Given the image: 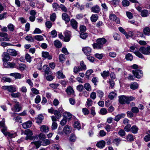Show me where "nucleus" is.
<instances>
[{"mask_svg":"<svg viewBox=\"0 0 150 150\" xmlns=\"http://www.w3.org/2000/svg\"><path fill=\"white\" fill-rule=\"evenodd\" d=\"M54 46L57 48L61 47L62 46L61 42L58 40H56L54 41Z\"/></svg>","mask_w":150,"mask_h":150,"instance_id":"cd10ccee","label":"nucleus"},{"mask_svg":"<svg viewBox=\"0 0 150 150\" xmlns=\"http://www.w3.org/2000/svg\"><path fill=\"white\" fill-rule=\"evenodd\" d=\"M100 74L103 79H106L107 77L109 76L110 73L108 71H104L103 72L100 73Z\"/></svg>","mask_w":150,"mask_h":150,"instance_id":"bb28decb","label":"nucleus"},{"mask_svg":"<svg viewBox=\"0 0 150 150\" xmlns=\"http://www.w3.org/2000/svg\"><path fill=\"white\" fill-rule=\"evenodd\" d=\"M1 131L6 136L8 139L14 138L17 135L16 133L13 131L8 132L7 127H5L3 129H2Z\"/></svg>","mask_w":150,"mask_h":150,"instance_id":"f03ea898","label":"nucleus"},{"mask_svg":"<svg viewBox=\"0 0 150 150\" xmlns=\"http://www.w3.org/2000/svg\"><path fill=\"white\" fill-rule=\"evenodd\" d=\"M24 134L26 135L30 136L33 134L32 131L29 129L25 130L24 132Z\"/></svg>","mask_w":150,"mask_h":150,"instance_id":"37998d69","label":"nucleus"},{"mask_svg":"<svg viewBox=\"0 0 150 150\" xmlns=\"http://www.w3.org/2000/svg\"><path fill=\"white\" fill-rule=\"evenodd\" d=\"M74 127L75 128H77L78 130H79L81 128V126L79 122L78 121L74 122Z\"/></svg>","mask_w":150,"mask_h":150,"instance_id":"a18cd8bd","label":"nucleus"},{"mask_svg":"<svg viewBox=\"0 0 150 150\" xmlns=\"http://www.w3.org/2000/svg\"><path fill=\"white\" fill-rule=\"evenodd\" d=\"M142 5L139 3H136L135 4V7L139 11L141 12L142 11Z\"/></svg>","mask_w":150,"mask_h":150,"instance_id":"ea45409f","label":"nucleus"},{"mask_svg":"<svg viewBox=\"0 0 150 150\" xmlns=\"http://www.w3.org/2000/svg\"><path fill=\"white\" fill-rule=\"evenodd\" d=\"M98 16L97 14H92L91 17L90 18L91 21L93 22H96L98 19Z\"/></svg>","mask_w":150,"mask_h":150,"instance_id":"c85d7f7f","label":"nucleus"},{"mask_svg":"<svg viewBox=\"0 0 150 150\" xmlns=\"http://www.w3.org/2000/svg\"><path fill=\"white\" fill-rule=\"evenodd\" d=\"M84 88L87 91H90L91 90V87L88 83H86L85 84Z\"/></svg>","mask_w":150,"mask_h":150,"instance_id":"8fccbe9b","label":"nucleus"},{"mask_svg":"<svg viewBox=\"0 0 150 150\" xmlns=\"http://www.w3.org/2000/svg\"><path fill=\"white\" fill-rule=\"evenodd\" d=\"M119 102L121 104H129L130 101L135 99V98L133 96H126L124 95L119 96Z\"/></svg>","mask_w":150,"mask_h":150,"instance_id":"f257e3e1","label":"nucleus"},{"mask_svg":"<svg viewBox=\"0 0 150 150\" xmlns=\"http://www.w3.org/2000/svg\"><path fill=\"white\" fill-rule=\"evenodd\" d=\"M98 96L101 99L103 97L104 93L103 91L98 90L96 91Z\"/></svg>","mask_w":150,"mask_h":150,"instance_id":"79ce46f5","label":"nucleus"},{"mask_svg":"<svg viewBox=\"0 0 150 150\" xmlns=\"http://www.w3.org/2000/svg\"><path fill=\"white\" fill-rule=\"evenodd\" d=\"M63 116L67 118H70L72 117V115L70 112H65L63 113Z\"/></svg>","mask_w":150,"mask_h":150,"instance_id":"3c124183","label":"nucleus"},{"mask_svg":"<svg viewBox=\"0 0 150 150\" xmlns=\"http://www.w3.org/2000/svg\"><path fill=\"white\" fill-rule=\"evenodd\" d=\"M141 15L142 17H146L148 16L149 13L147 10L144 9L141 12Z\"/></svg>","mask_w":150,"mask_h":150,"instance_id":"2f4dec72","label":"nucleus"},{"mask_svg":"<svg viewBox=\"0 0 150 150\" xmlns=\"http://www.w3.org/2000/svg\"><path fill=\"white\" fill-rule=\"evenodd\" d=\"M43 69L44 70L45 74L48 75L49 74H50L51 73L50 68L48 67V66L47 65H44L43 66Z\"/></svg>","mask_w":150,"mask_h":150,"instance_id":"6ab92c4d","label":"nucleus"},{"mask_svg":"<svg viewBox=\"0 0 150 150\" xmlns=\"http://www.w3.org/2000/svg\"><path fill=\"white\" fill-rule=\"evenodd\" d=\"M93 46L94 49H101L103 47V46L99 44L98 43L96 42L93 45Z\"/></svg>","mask_w":150,"mask_h":150,"instance_id":"473e14b6","label":"nucleus"},{"mask_svg":"<svg viewBox=\"0 0 150 150\" xmlns=\"http://www.w3.org/2000/svg\"><path fill=\"white\" fill-rule=\"evenodd\" d=\"M44 119V117L42 115L40 114L36 118V122L38 124L41 123Z\"/></svg>","mask_w":150,"mask_h":150,"instance_id":"4be33fe9","label":"nucleus"},{"mask_svg":"<svg viewBox=\"0 0 150 150\" xmlns=\"http://www.w3.org/2000/svg\"><path fill=\"white\" fill-rule=\"evenodd\" d=\"M134 53L135 54L141 58H143L144 57L138 51L135 50L134 52Z\"/></svg>","mask_w":150,"mask_h":150,"instance_id":"338daca9","label":"nucleus"},{"mask_svg":"<svg viewBox=\"0 0 150 150\" xmlns=\"http://www.w3.org/2000/svg\"><path fill=\"white\" fill-rule=\"evenodd\" d=\"M130 87L131 89L135 90L138 87V84L136 82L132 83L130 85Z\"/></svg>","mask_w":150,"mask_h":150,"instance_id":"72a5a7b5","label":"nucleus"},{"mask_svg":"<svg viewBox=\"0 0 150 150\" xmlns=\"http://www.w3.org/2000/svg\"><path fill=\"white\" fill-rule=\"evenodd\" d=\"M67 93L69 95H72L74 96V91L72 88L71 86L67 87L66 91Z\"/></svg>","mask_w":150,"mask_h":150,"instance_id":"f3484780","label":"nucleus"},{"mask_svg":"<svg viewBox=\"0 0 150 150\" xmlns=\"http://www.w3.org/2000/svg\"><path fill=\"white\" fill-rule=\"evenodd\" d=\"M52 7L54 11H57L58 10V8H59V6L57 3H53L52 4Z\"/></svg>","mask_w":150,"mask_h":150,"instance_id":"58836bf2","label":"nucleus"},{"mask_svg":"<svg viewBox=\"0 0 150 150\" xmlns=\"http://www.w3.org/2000/svg\"><path fill=\"white\" fill-rule=\"evenodd\" d=\"M132 73L135 77L137 78H140L143 76L142 72L139 69H136L132 71Z\"/></svg>","mask_w":150,"mask_h":150,"instance_id":"0eeeda50","label":"nucleus"},{"mask_svg":"<svg viewBox=\"0 0 150 150\" xmlns=\"http://www.w3.org/2000/svg\"><path fill=\"white\" fill-rule=\"evenodd\" d=\"M41 143L42 146H47L50 144L51 142L49 139H45L41 141Z\"/></svg>","mask_w":150,"mask_h":150,"instance_id":"5701e85b","label":"nucleus"},{"mask_svg":"<svg viewBox=\"0 0 150 150\" xmlns=\"http://www.w3.org/2000/svg\"><path fill=\"white\" fill-rule=\"evenodd\" d=\"M64 112V110L63 109L62 106H60L58 109V110H54V114L57 119H59L62 117V113Z\"/></svg>","mask_w":150,"mask_h":150,"instance_id":"7ed1b4c3","label":"nucleus"},{"mask_svg":"<svg viewBox=\"0 0 150 150\" xmlns=\"http://www.w3.org/2000/svg\"><path fill=\"white\" fill-rule=\"evenodd\" d=\"M100 11L99 7L97 5L93 6L91 8V11L94 13H98Z\"/></svg>","mask_w":150,"mask_h":150,"instance_id":"2eb2a0df","label":"nucleus"},{"mask_svg":"<svg viewBox=\"0 0 150 150\" xmlns=\"http://www.w3.org/2000/svg\"><path fill=\"white\" fill-rule=\"evenodd\" d=\"M8 68H18V66L16 65V63L14 62L11 63L9 62L8 63Z\"/></svg>","mask_w":150,"mask_h":150,"instance_id":"603ef678","label":"nucleus"},{"mask_svg":"<svg viewBox=\"0 0 150 150\" xmlns=\"http://www.w3.org/2000/svg\"><path fill=\"white\" fill-rule=\"evenodd\" d=\"M36 6L39 8H41L43 7V5L39 2V1H36Z\"/></svg>","mask_w":150,"mask_h":150,"instance_id":"13d9d810","label":"nucleus"},{"mask_svg":"<svg viewBox=\"0 0 150 150\" xmlns=\"http://www.w3.org/2000/svg\"><path fill=\"white\" fill-rule=\"evenodd\" d=\"M32 122L30 121H28L22 124L23 128L26 129L31 127Z\"/></svg>","mask_w":150,"mask_h":150,"instance_id":"a211bd4d","label":"nucleus"},{"mask_svg":"<svg viewBox=\"0 0 150 150\" xmlns=\"http://www.w3.org/2000/svg\"><path fill=\"white\" fill-rule=\"evenodd\" d=\"M139 50L143 54H150V47H142L140 48Z\"/></svg>","mask_w":150,"mask_h":150,"instance_id":"423d86ee","label":"nucleus"},{"mask_svg":"<svg viewBox=\"0 0 150 150\" xmlns=\"http://www.w3.org/2000/svg\"><path fill=\"white\" fill-rule=\"evenodd\" d=\"M82 51L87 56H90L92 51V49L88 47H85L82 48Z\"/></svg>","mask_w":150,"mask_h":150,"instance_id":"1a4fd4ad","label":"nucleus"},{"mask_svg":"<svg viewBox=\"0 0 150 150\" xmlns=\"http://www.w3.org/2000/svg\"><path fill=\"white\" fill-rule=\"evenodd\" d=\"M138 129V128L135 125L132 126L131 128V131L133 133H137Z\"/></svg>","mask_w":150,"mask_h":150,"instance_id":"09e8293b","label":"nucleus"},{"mask_svg":"<svg viewBox=\"0 0 150 150\" xmlns=\"http://www.w3.org/2000/svg\"><path fill=\"white\" fill-rule=\"evenodd\" d=\"M109 18L111 20L115 21L117 24H119L120 23L119 19L114 14H110L109 16Z\"/></svg>","mask_w":150,"mask_h":150,"instance_id":"9d476101","label":"nucleus"},{"mask_svg":"<svg viewBox=\"0 0 150 150\" xmlns=\"http://www.w3.org/2000/svg\"><path fill=\"white\" fill-rule=\"evenodd\" d=\"M38 137L40 139L44 140L46 138L45 135L42 133H40L38 135Z\"/></svg>","mask_w":150,"mask_h":150,"instance_id":"e2e57ef3","label":"nucleus"},{"mask_svg":"<svg viewBox=\"0 0 150 150\" xmlns=\"http://www.w3.org/2000/svg\"><path fill=\"white\" fill-rule=\"evenodd\" d=\"M35 39L38 41H40L44 40L43 36L41 35H37L34 36Z\"/></svg>","mask_w":150,"mask_h":150,"instance_id":"49530a36","label":"nucleus"},{"mask_svg":"<svg viewBox=\"0 0 150 150\" xmlns=\"http://www.w3.org/2000/svg\"><path fill=\"white\" fill-rule=\"evenodd\" d=\"M26 68V66L25 64L21 63L19 64L18 67V69L21 70H23Z\"/></svg>","mask_w":150,"mask_h":150,"instance_id":"c03bdc74","label":"nucleus"},{"mask_svg":"<svg viewBox=\"0 0 150 150\" xmlns=\"http://www.w3.org/2000/svg\"><path fill=\"white\" fill-rule=\"evenodd\" d=\"M14 103L15 104L14 105L13 107L11 108V110L14 112H18L21 110V106L18 102L15 101Z\"/></svg>","mask_w":150,"mask_h":150,"instance_id":"39448f33","label":"nucleus"},{"mask_svg":"<svg viewBox=\"0 0 150 150\" xmlns=\"http://www.w3.org/2000/svg\"><path fill=\"white\" fill-rule=\"evenodd\" d=\"M65 37L64 38V41L66 42H69L71 37V32L69 30H66L64 33Z\"/></svg>","mask_w":150,"mask_h":150,"instance_id":"6e6552de","label":"nucleus"},{"mask_svg":"<svg viewBox=\"0 0 150 150\" xmlns=\"http://www.w3.org/2000/svg\"><path fill=\"white\" fill-rule=\"evenodd\" d=\"M21 119V117L18 116L14 117L13 118V120L15 121L16 122H18L20 123H22Z\"/></svg>","mask_w":150,"mask_h":150,"instance_id":"864d4df0","label":"nucleus"},{"mask_svg":"<svg viewBox=\"0 0 150 150\" xmlns=\"http://www.w3.org/2000/svg\"><path fill=\"white\" fill-rule=\"evenodd\" d=\"M2 88L11 93L14 92L16 91V87L12 85L3 86Z\"/></svg>","mask_w":150,"mask_h":150,"instance_id":"20e7f679","label":"nucleus"},{"mask_svg":"<svg viewBox=\"0 0 150 150\" xmlns=\"http://www.w3.org/2000/svg\"><path fill=\"white\" fill-rule=\"evenodd\" d=\"M54 76L53 74H52L46 76V79L47 81H51L54 79Z\"/></svg>","mask_w":150,"mask_h":150,"instance_id":"774afa93","label":"nucleus"},{"mask_svg":"<svg viewBox=\"0 0 150 150\" xmlns=\"http://www.w3.org/2000/svg\"><path fill=\"white\" fill-rule=\"evenodd\" d=\"M59 62L63 63L65 59V56L63 54H60L59 56Z\"/></svg>","mask_w":150,"mask_h":150,"instance_id":"a19ab883","label":"nucleus"},{"mask_svg":"<svg viewBox=\"0 0 150 150\" xmlns=\"http://www.w3.org/2000/svg\"><path fill=\"white\" fill-rule=\"evenodd\" d=\"M127 139L129 141H132L134 140V137L132 135L129 134L127 136Z\"/></svg>","mask_w":150,"mask_h":150,"instance_id":"680f3d73","label":"nucleus"},{"mask_svg":"<svg viewBox=\"0 0 150 150\" xmlns=\"http://www.w3.org/2000/svg\"><path fill=\"white\" fill-rule=\"evenodd\" d=\"M58 77L59 79H64L65 77V76L63 74L62 71H59L57 73Z\"/></svg>","mask_w":150,"mask_h":150,"instance_id":"de8ad7c7","label":"nucleus"},{"mask_svg":"<svg viewBox=\"0 0 150 150\" xmlns=\"http://www.w3.org/2000/svg\"><path fill=\"white\" fill-rule=\"evenodd\" d=\"M42 57L45 58H47L49 60L52 59V56L50 55L48 52H42Z\"/></svg>","mask_w":150,"mask_h":150,"instance_id":"f8f14e48","label":"nucleus"},{"mask_svg":"<svg viewBox=\"0 0 150 150\" xmlns=\"http://www.w3.org/2000/svg\"><path fill=\"white\" fill-rule=\"evenodd\" d=\"M132 112L134 113H137L139 112L138 108L136 107H134L132 108L131 110Z\"/></svg>","mask_w":150,"mask_h":150,"instance_id":"bf43d9fd","label":"nucleus"},{"mask_svg":"<svg viewBox=\"0 0 150 150\" xmlns=\"http://www.w3.org/2000/svg\"><path fill=\"white\" fill-rule=\"evenodd\" d=\"M76 139L75 135L73 133L71 134L69 137V140L71 142H74Z\"/></svg>","mask_w":150,"mask_h":150,"instance_id":"c9c22d12","label":"nucleus"},{"mask_svg":"<svg viewBox=\"0 0 150 150\" xmlns=\"http://www.w3.org/2000/svg\"><path fill=\"white\" fill-rule=\"evenodd\" d=\"M62 19L65 21L66 24L68 23L70 21L69 15L66 13H63L62 14Z\"/></svg>","mask_w":150,"mask_h":150,"instance_id":"9b49d317","label":"nucleus"},{"mask_svg":"<svg viewBox=\"0 0 150 150\" xmlns=\"http://www.w3.org/2000/svg\"><path fill=\"white\" fill-rule=\"evenodd\" d=\"M70 25L72 26V28L74 29H76L77 28V22L74 19H71V20Z\"/></svg>","mask_w":150,"mask_h":150,"instance_id":"dca6fc26","label":"nucleus"},{"mask_svg":"<svg viewBox=\"0 0 150 150\" xmlns=\"http://www.w3.org/2000/svg\"><path fill=\"white\" fill-rule=\"evenodd\" d=\"M10 75L14 77L16 79H21V74L18 73H11Z\"/></svg>","mask_w":150,"mask_h":150,"instance_id":"c756f323","label":"nucleus"},{"mask_svg":"<svg viewBox=\"0 0 150 150\" xmlns=\"http://www.w3.org/2000/svg\"><path fill=\"white\" fill-rule=\"evenodd\" d=\"M3 56V61H7L9 60L10 57L8 53L4 52Z\"/></svg>","mask_w":150,"mask_h":150,"instance_id":"a878e982","label":"nucleus"},{"mask_svg":"<svg viewBox=\"0 0 150 150\" xmlns=\"http://www.w3.org/2000/svg\"><path fill=\"white\" fill-rule=\"evenodd\" d=\"M40 129L41 132L44 133H47L49 130L48 126L46 125H43L41 126Z\"/></svg>","mask_w":150,"mask_h":150,"instance_id":"4468645a","label":"nucleus"},{"mask_svg":"<svg viewBox=\"0 0 150 150\" xmlns=\"http://www.w3.org/2000/svg\"><path fill=\"white\" fill-rule=\"evenodd\" d=\"M105 141L101 140L98 142L96 144V146L100 149L104 147L105 145Z\"/></svg>","mask_w":150,"mask_h":150,"instance_id":"412c9836","label":"nucleus"},{"mask_svg":"<svg viewBox=\"0 0 150 150\" xmlns=\"http://www.w3.org/2000/svg\"><path fill=\"white\" fill-rule=\"evenodd\" d=\"M32 143L34 144L37 149H38L42 145L41 141H35L32 142Z\"/></svg>","mask_w":150,"mask_h":150,"instance_id":"6e6d98bb","label":"nucleus"},{"mask_svg":"<svg viewBox=\"0 0 150 150\" xmlns=\"http://www.w3.org/2000/svg\"><path fill=\"white\" fill-rule=\"evenodd\" d=\"M11 95L12 98H18L21 96V93L19 92H17L16 93H11Z\"/></svg>","mask_w":150,"mask_h":150,"instance_id":"052dcab7","label":"nucleus"},{"mask_svg":"<svg viewBox=\"0 0 150 150\" xmlns=\"http://www.w3.org/2000/svg\"><path fill=\"white\" fill-rule=\"evenodd\" d=\"M117 94L116 93L114 92H111L109 94L108 97L110 99L112 100L115 98Z\"/></svg>","mask_w":150,"mask_h":150,"instance_id":"4c0bfd02","label":"nucleus"},{"mask_svg":"<svg viewBox=\"0 0 150 150\" xmlns=\"http://www.w3.org/2000/svg\"><path fill=\"white\" fill-rule=\"evenodd\" d=\"M125 58L127 60L132 61L133 59V57L131 54L128 53L126 55Z\"/></svg>","mask_w":150,"mask_h":150,"instance_id":"f704fd0d","label":"nucleus"},{"mask_svg":"<svg viewBox=\"0 0 150 150\" xmlns=\"http://www.w3.org/2000/svg\"><path fill=\"white\" fill-rule=\"evenodd\" d=\"M125 116V114L121 113L117 115L115 117L114 120L117 121H118L120 120L122 118H123Z\"/></svg>","mask_w":150,"mask_h":150,"instance_id":"393cba45","label":"nucleus"},{"mask_svg":"<svg viewBox=\"0 0 150 150\" xmlns=\"http://www.w3.org/2000/svg\"><path fill=\"white\" fill-rule=\"evenodd\" d=\"M96 42L103 46L106 42V40L104 38H99L97 40Z\"/></svg>","mask_w":150,"mask_h":150,"instance_id":"b1692460","label":"nucleus"},{"mask_svg":"<svg viewBox=\"0 0 150 150\" xmlns=\"http://www.w3.org/2000/svg\"><path fill=\"white\" fill-rule=\"evenodd\" d=\"M7 52L8 54L14 56H16L17 54V52L13 49H8L7 50Z\"/></svg>","mask_w":150,"mask_h":150,"instance_id":"aec40b11","label":"nucleus"},{"mask_svg":"<svg viewBox=\"0 0 150 150\" xmlns=\"http://www.w3.org/2000/svg\"><path fill=\"white\" fill-rule=\"evenodd\" d=\"M143 33L146 35H150V28L148 27H145L143 29Z\"/></svg>","mask_w":150,"mask_h":150,"instance_id":"7c9ffc66","label":"nucleus"},{"mask_svg":"<svg viewBox=\"0 0 150 150\" xmlns=\"http://www.w3.org/2000/svg\"><path fill=\"white\" fill-rule=\"evenodd\" d=\"M63 131L66 134H68L71 132V127L69 126L66 125L64 127Z\"/></svg>","mask_w":150,"mask_h":150,"instance_id":"ddd939ff","label":"nucleus"},{"mask_svg":"<svg viewBox=\"0 0 150 150\" xmlns=\"http://www.w3.org/2000/svg\"><path fill=\"white\" fill-rule=\"evenodd\" d=\"M81 70V69L80 66L78 67L75 66L74 68V72L75 73H78Z\"/></svg>","mask_w":150,"mask_h":150,"instance_id":"69168bd1","label":"nucleus"},{"mask_svg":"<svg viewBox=\"0 0 150 150\" xmlns=\"http://www.w3.org/2000/svg\"><path fill=\"white\" fill-rule=\"evenodd\" d=\"M107 111L105 108H102L100 111L99 113L103 115L106 114L107 113Z\"/></svg>","mask_w":150,"mask_h":150,"instance_id":"4d7b16f0","label":"nucleus"},{"mask_svg":"<svg viewBox=\"0 0 150 150\" xmlns=\"http://www.w3.org/2000/svg\"><path fill=\"white\" fill-rule=\"evenodd\" d=\"M122 4V6L125 7L128 6L130 4L129 1L127 0H123Z\"/></svg>","mask_w":150,"mask_h":150,"instance_id":"e433bc0d","label":"nucleus"},{"mask_svg":"<svg viewBox=\"0 0 150 150\" xmlns=\"http://www.w3.org/2000/svg\"><path fill=\"white\" fill-rule=\"evenodd\" d=\"M25 59L26 61L29 63H30L31 61V57L28 54H25Z\"/></svg>","mask_w":150,"mask_h":150,"instance_id":"5fc2aeb1","label":"nucleus"},{"mask_svg":"<svg viewBox=\"0 0 150 150\" xmlns=\"http://www.w3.org/2000/svg\"><path fill=\"white\" fill-rule=\"evenodd\" d=\"M121 140V139L120 138H116L113 140V142L118 146L120 144Z\"/></svg>","mask_w":150,"mask_h":150,"instance_id":"0e129e2a","label":"nucleus"}]
</instances>
